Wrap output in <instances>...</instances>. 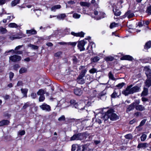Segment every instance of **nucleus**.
Instances as JSON below:
<instances>
[{"label": "nucleus", "mask_w": 151, "mask_h": 151, "mask_svg": "<svg viewBox=\"0 0 151 151\" xmlns=\"http://www.w3.org/2000/svg\"><path fill=\"white\" fill-rule=\"evenodd\" d=\"M101 118H102L104 121L107 120L108 118H109L111 120L115 121L118 119L119 117L115 113L113 112V109H111L105 114H103Z\"/></svg>", "instance_id": "nucleus-1"}, {"label": "nucleus", "mask_w": 151, "mask_h": 151, "mask_svg": "<svg viewBox=\"0 0 151 151\" xmlns=\"http://www.w3.org/2000/svg\"><path fill=\"white\" fill-rule=\"evenodd\" d=\"M133 86L132 84H131L127 86L126 90L122 91V93L124 94H129L140 91V88L139 86H136L132 87Z\"/></svg>", "instance_id": "nucleus-2"}, {"label": "nucleus", "mask_w": 151, "mask_h": 151, "mask_svg": "<svg viewBox=\"0 0 151 151\" xmlns=\"http://www.w3.org/2000/svg\"><path fill=\"white\" fill-rule=\"evenodd\" d=\"M85 134L83 133H79L74 135L70 138L71 141L76 140H81L83 139L85 137Z\"/></svg>", "instance_id": "nucleus-3"}, {"label": "nucleus", "mask_w": 151, "mask_h": 151, "mask_svg": "<svg viewBox=\"0 0 151 151\" xmlns=\"http://www.w3.org/2000/svg\"><path fill=\"white\" fill-rule=\"evenodd\" d=\"M21 57L19 55H14L11 56L9 58V61H11L13 62H16L21 60Z\"/></svg>", "instance_id": "nucleus-4"}, {"label": "nucleus", "mask_w": 151, "mask_h": 151, "mask_svg": "<svg viewBox=\"0 0 151 151\" xmlns=\"http://www.w3.org/2000/svg\"><path fill=\"white\" fill-rule=\"evenodd\" d=\"M86 43L84 40L78 42V47L81 51L85 50V49L84 46Z\"/></svg>", "instance_id": "nucleus-5"}, {"label": "nucleus", "mask_w": 151, "mask_h": 151, "mask_svg": "<svg viewBox=\"0 0 151 151\" xmlns=\"http://www.w3.org/2000/svg\"><path fill=\"white\" fill-rule=\"evenodd\" d=\"M40 107L43 110L47 111H49L51 110L50 106L45 103L40 106Z\"/></svg>", "instance_id": "nucleus-6"}, {"label": "nucleus", "mask_w": 151, "mask_h": 151, "mask_svg": "<svg viewBox=\"0 0 151 151\" xmlns=\"http://www.w3.org/2000/svg\"><path fill=\"white\" fill-rule=\"evenodd\" d=\"M144 70L145 71V74L148 78H151V70L148 67H144Z\"/></svg>", "instance_id": "nucleus-7"}, {"label": "nucleus", "mask_w": 151, "mask_h": 151, "mask_svg": "<svg viewBox=\"0 0 151 151\" xmlns=\"http://www.w3.org/2000/svg\"><path fill=\"white\" fill-rule=\"evenodd\" d=\"M123 1L120 0L116 4H114L112 6L113 9H119L122 7L121 4L123 3Z\"/></svg>", "instance_id": "nucleus-8"}, {"label": "nucleus", "mask_w": 151, "mask_h": 151, "mask_svg": "<svg viewBox=\"0 0 151 151\" xmlns=\"http://www.w3.org/2000/svg\"><path fill=\"white\" fill-rule=\"evenodd\" d=\"M135 103H132L130 105L127 106L126 111L127 113H128L129 112L134 109L135 107Z\"/></svg>", "instance_id": "nucleus-9"}, {"label": "nucleus", "mask_w": 151, "mask_h": 151, "mask_svg": "<svg viewBox=\"0 0 151 151\" xmlns=\"http://www.w3.org/2000/svg\"><path fill=\"white\" fill-rule=\"evenodd\" d=\"M83 77L79 75L77 78V82L78 83L83 84L85 83V80L83 78Z\"/></svg>", "instance_id": "nucleus-10"}, {"label": "nucleus", "mask_w": 151, "mask_h": 151, "mask_svg": "<svg viewBox=\"0 0 151 151\" xmlns=\"http://www.w3.org/2000/svg\"><path fill=\"white\" fill-rule=\"evenodd\" d=\"M71 34L76 37H84V34L82 32H79L77 33H75L74 32H71Z\"/></svg>", "instance_id": "nucleus-11"}, {"label": "nucleus", "mask_w": 151, "mask_h": 151, "mask_svg": "<svg viewBox=\"0 0 151 151\" xmlns=\"http://www.w3.org/2000/svg\"><path fill=\"white\" fill-rule=\"evenodd\" d=\"M133 58L132 57L129 55H125L123 56L121 58V60H126L129 61L132 60Z\"/></svg>", "instance_id": "nucleus-12"}, {"label": "nucleus", "mask_w": 151, "mask_h": 151, "mask_svg": "<svg viewBox=\"0 0 151 151\" xmlns=\"http://www.w3.org/2000/svg\"><path fill=\"white\" fill-rule=\"evenodd\" d=\"M149 146V144L147 143L139 144L137 146L138 148H145Z\"/></svg>", "instance_id": "nucleus-13"}, {"label": "nucleus", "mask_w": 151, "mask_h": 151, "mask_svg": "<svg viewBox=\"0 0 151 151\" xmlns=\"http://www.w3.org/2000/svg\"><path fill=\"white\" fill-rule=\"evenodd\" d=\"M125 15L126 17L130 18L133 17L134 15L133 13H131L130 11H129L125 13Z\"/></svg>", "instance_id": "nucleus-14"}, {"label": "nucleus", "mask_w": 151, "mask_h": 151, "mask_svg": "<svg viewBox=\"0 0 151 151\" xmlns=\"http://www.w3.org/2000/svg\"><path fill=\"white\" fill-rule=\"evenodd\" d=\"M66 17V15L65 14H61L56 16V18L59 20H63Z\"/></svg>", "instance_id": "nucleus-15"}, {"label": "nucleus", "mask_w": 151, "mask_h": 151, "mask_svg": "<svg viewBox=\"0 0 151 151\" xmlns=\"http://www.w3.org/2000/svg\"><path fill=\"white\" fill-rule=\"evenodd\" d=\"M113 11L114 15L116 16H119L121 14V12L119 9L114 8L113 9Z\"/></svg>", "instance_id": "nucleus-16"}, {"label": "nucleus", "mask_w": 151, "mask_h": 151, "mask_svg": "<svg viewBox=\"0 0 151 151\" xmlns=\"http://www.w3.org/2000/svg\"><path fill=\"white\" fill-rule=\"evenodd\" d=\"M136 110L138 111H142L145 109L144 106L142 105H138L135 106Z\"/></svg>", "instance_id": "nucleus-17"}, {"label": "nucleus", "mask_w": 151, "mask_h": 151, "mask_svg": "<svg viewBox=\"0 0 151 151\" xmlns=\"http://www.w3.org/2000/svg\"><path fill=\"white\" fill-rule=\"evenodd\" d=\"M37 31L34 29L27 30L26 33L30 35H35L37 33Z\"/></svg>", "instance_id": "nucleus-18"}, {"label": "nucleus", "mask_w": 151, "mask_h": 151, "mask_svg": "<svg viewBox=\"0 0 151 151\" xmlns=\"http://www.w3.org/2000/svg\"><path fill=\"white\" fill-rule=\"evenodd\" d=\"M61 8V6L60 5H55L51 7V11L55 12L56 9H60Z\"/></svg>", "instance_id": "nucleus-19"}, {"label": "nucleus", "mask_w": 151, "mask_h": 151, "mask_svg": "<svg viewBox=\"0 0 151 151\" xmlns=\"http://www.w3.org/2000/svg\"><path fill=\"white\" fill-rule=\"evenodd\" d=\"M9 122L7 120H3L0 122V126L8 125Z\"/></svg>", "instance_id": "nucleus-20"}, {"label": "nucleus", "mask_w": 151, "mask_h": 151, "mask_svg": "<svg viewBox=\"0 0 151 151\" xmlns=\"http://www.w3.org/2000/svg\"><path fill=\"white\" fill-rule=\"evenodd\" d=\"M37 94H47V91L46 89H40L37 92Z\"/></svg>", "instance_id": "nucleus-21"}, {"label": "nucleus", "mask_w": 151, "mask_h": 151, "mask_svg": "<svg viewBox=\"0 0 151 151\" xmlns=\"http://www.w3.org/2000/svg\"><path fill=\"white\" fill-rule=\"evenodd\" d=\"M80 5L81 6L89 7L90 5V3L86 2H80Z\"/></svg>", "instance_id": "nucleus-22"}, {"label": "nucleus", "mask_w": 151, "mask_h": 151, "mask_svg": "<svg viewBox=\"0 0 151 151\" xmlns=\"http://www.w3.org/2000/svg\"><path fill=\"white\" fill-rule=\"evenodd\" d=\"M74 93L76 95L81 94L82 93V91L80 88H77L74 89Z\"/></svg>", "instance_id": "nucleus-23"}, {"label": "nucleus", "mask_w": 151, "mask_h": 151, "mask_svg": "<svg viewBox=\"0 0 151 151\" xmlns=\"http://www.w3.org/2000/svg\"><path fill=\"white\" fill-rule=\"evenodd\" d=\"M151 47V41H149L147 42L144 47V48L145 49H148L150 48Z\"/></svg>", "instance_id": "nucleus-24"}, {"label": "nucleus", "mask_w": 151, "mask_h": 151, "mask_svg": "<svg viewBox=\"0 0 151 151\" xmlns=\"http://www.w3.org/2000/svg\"><path fill=\"white\" fill-rule=\"evenodd\" d=\"M27 69L26 68L22 67L19 70V73L20 74H21L27 72Z\"/></svg>", "instance_id": "nucleus-25"}, {"label": "nucleus", "mask_w": 151, "mask_h": 151, "mask_svg": "<svg viewBox=\"0 0 151 151\" xmlns=\"http://www.w3.org/2000/svg\"><path fill=\"white\" fill-rule=\"evenodd\" d=\"M20 0H14L12 1L11 3V5L12 6H16L17 4L19 3Z\"/></svg>", "instance_id": "nucleus-26"}, {"label": "nucleus", "mask_w": 151, "mask_h": 151, "mask_svg": "<svg viewBox=\"0 0 151 151\" xmlns=\"http://www.w3.org/2000/svg\"><path fill=\"white\" fill-rule=\"evenodd\" d=\"M114 58L111 56H109L105 58V60L106 61H112L114 59Z\"/></svg>", "instance_id": "nucleus-27"}, {"label": "nucleus", "mask_w": 151, "mask_h": 151, "mask_svg": "<svg viewBox=\"0 0 151 151\" xmlns=\"http://www.w3.org/2000/svg\"><path fill=\"white\" fill-rule=\"evenodd\" d=\"M90 46L91 47V50H92V49L93 48H95L96 47V45L95 44V43L93 42H90L88 47L87 48V49H88V47H89Z\"/></svg>", "instance_id": "nucleus-28"}, {"label": "nucleus", "mask_w": 151, "mask_h": 151, "mask_svg": "<svg viewBox=\"0 0 151 151\" xmlns=\"http://www.w3.org/2000/svg\"><path fill=\"white\" fill-rule=\"evenodd\" d=\"M100 59L99 57L98 56H96L91 58V61L92 62H96L98 61Z\"/></svg>", "instance_id": "nucleus-29"}, {"label": "nucleus", "mask_w": 151, "mask_h": 151, "mask_svg": "<svg viewBox=\"0 0 151 151\" xmlns=\"http://www.w3.org/2000/svg\"><path fill=\"white\" fill-rule=\"evenodd\" d=\"M8 26L11 28H17L18 26L17 24L14 23H11L9 24Z\"/></svg>", "instance_id": "nucleus-30"}, {"label": "nucleus", "mask_w": 151, "mask_h": 151, "mask_svg": "<svg viewBox=\"0 0 151 151\" xmlns=\"http://www.w3.org/2000/svg\"><path fill=\"white\" fill-rule=\"evenodd\" d=\"M28 46L33 50H37L38 48V46L31 44L29 45Z\"/></svg>", "instance_id": "nucleus-31"}, {"label": "nucleus", "mask_w": 151, "mask_h": 151, "mask_svg": "<svg viewBox=\"0 0 151 151\" xmlns=\"http://www.w3.org/2000/svg\"><path fill=\"white\" fill-rule=\"evenodd\" d=\"M145 83L146 86L147 87H150L151 86V79L147 80Z\"/></svg>", "instance_id": "nucleus-32"}, {"label": "nucleus", "mask_w": 151, "mask_h": 151, "mask_svg": "<svg viewBox=\"0 0 151 151\" xmlns=\"http://www.w3.org/2000/svg\"><path fill=\"white\" fill-rule=\"evenodd\" d=\"M0 31L2 34H5L7 32V30L4 28L0 27Z\"/></svg>", "instance_id": "nucleus-33"}, {"label": "nucleus", "mask_w": 151, "mask_h": 151, "mask_svg": "<svg viewBox=\"0 0 151 151\" xmlns=\"http://www.w3.org/2000/svg\"><path fill=\"white\" fill-rule=\"evenodd\" d=\"M108 76L109 78H110V79L114 81L116 80V79L114 77L113 75L111 73V72H110L108 74Z\"/></svg>", "instance_id": "nucleus-34"}, {"label": "nucleus", "mask_w": 151, "mask_h": 151, "mask_svg": "<svg viewBox=\"0 0 151 151\" xmlns=\"http://www.w3.org/2000/svg\"><path fill=\"white\" fill-rule=\"evenodd\" d=\"M125 85V83L122 82L121 83H119L116 86L118 88H119L120 89L121 88Z\"/></svg>", "instance_id": "nucleus-35"}, {"label": "nucleus", "mask_w": 151, "mask_h": 151, "mask_svg": "<svg viewBox=\"0 0 151 151\" xmlns=\"http://www.w3.org/2000/svg\"><path fill=\"white\" fill-rule=\"evenodd\" d=\"M105 14L103 12H99V18L98 19H99L101 18H102L104 17V15Z\"/></svg>", "instance_id": "nucleus-36"}, {"label": "nucleus", "mask_w": 151, "mask_h": 151, "mask_svg": "<svg viewBox=\"0 0 151 151\" xmlns=\"http://www.w3.org/2000/svg\"><path fill=\"white\" fill-rule=\"evenodd\" d=\"M118 25V24L117 23H116L115 22L112 23L110 24V28L112 29L114 27H117Z\"/></svg>", "instance_id": "nucleus-37"}, {"label": "nucleus", "mask_w": 151, "mask_h": 151, "mask_svg": "<svg viewBox=\"0 0 151 151\" xmlns=\"http://www.w3.org/2000/svg\"><path fill=\"white\" fill-rule=\"evenodd\" d=\"M146 12V13L151 14V5L147 7Z\"/></svg>", "instance_id": "nucleus-38"}, {"label": "nucleus", "mask_w": 151, "mask_h": 151, "mask_svg": "<svg viewBox=\"0 0 151 151\" xmlns=\"http://www.w3.org/2000/svg\"><path fill=\"white\" fill-rule=\"evenodd\" d=\"M147 135L145 134H142L140 137L141 140L142 141H144L146 139Z\"/></svg>", "instance_id": "nucleus-39"}, {"label": "nucleus", "mask_w": 151, "mask_h": 151, "mask_svg": "<svg viewBox=\"0 0 151 151\" xmlns=\"http://www.w3.org/2000/svg\"><path fill=\"white\" fill-rule=\"evenodd\" d=\"M81 15L76 13H74L73 14V17L76 19H78L80 17Z\"/></svg>", "instance_id": "nucleus-40"}, {"label": "nucleus", "mask_w": 151, "mask_h": 151, "mask_svg": "<svg viewBox=\"0 0 151 151\" xmlns=\"http://www.w3.org/2000/svg\"><path fill=\"white\" fill-rule=\"evenodd\" d=\"M77 44V42H67V45H71L73 47L75 46Z\"/></svg>", "instance_id": "nucleus-41"}, {"label": "nucleus", "mask_w": 151, "mask_h": 151, "mask_svg": "<svg viewBox=\"0 0 151 151\" xmlns=\"http://www.w3.org/2000/svg\"><path fill=\"white\" fill-rule=\"evenodd\" d=\"M87 72V70L86 69H84L83 70L81 73L80 74V76L84 77L85 75V74Z\"/></svg>", "instance_id": "nucleus-42"}, {"label": "nucleus", "mask_w": 151, "mask_h": 151, "mask_svg": "<svg viewBox=\"0 0 151 151\" xmlns=\"http://www.w3.org/2000/svg\"><path fill=\"white\" fill-rule=\"evenodd\" d=\"M21 91L22 93L26 94L27 93L28 89L27 88L22 89H21Z\"/></svg>", "instance_id": "nucleus-43"}, {"label": "nucleus", "mask_w": 151, "mask_h": 151, "mask_svg": "<svg viewBox=\"0 0 151 151\" xmlns=\"http://www.w3.org/2000/svg\"><path fill=\"white\" fill-rule=\"evenodd\" d=\"M146 120L145 119H144L142 120L141 122L139 125V127H140L144 124L146 122Z\"/></svg>", "instance_id": "nucleus-44"}, {"label": "nucleus", "mask_w": 151, "mask_h": 151, "mask_svg": "<svg viewBox=\"0 0 151 151\" xmlns=\"http://www.w3.org/2000/svg\"><path fill=\"white\" fill-rule=\"evenodd\" d=\"M148 92V89L147 88H144L141 94H147Z\"/></svg>", "instance_id": "nucleus-45"}, {"label": "nucleus", "mask_w": 151, "mask_h": 151, "mask_svg": "<svg viewBox=\"0 0 151 151\" xmlns=\"http://www.w3.org/2000/svg\"><path fill=\"white\" fill-rule=\"evenodd\" d=\"M45 99V98L44 95H40L39 99V101L40 102L44 100Z\"/></svg>", "instance_id": "nucleus-46"}, {"label": "nucleus", "mask_w": 151, "mask_h": 151, "mask_svg": "<svg viewBox=\"0 0 151 151\" xmlns=\"http://www.w3.org/2000/svg\"><path fill=\"white\" fill-rule=\"evenodd\" d=\"M125 137L126 139H130L132 138V136L131 134H128L125 135Z\"/></svg>", "instance_id": "nucleus-47"}, {"label": "nucleus", "mask_w": 151, "mask_h": 151, "mask_svg": "<svg viewBox=\"0 0 151 151\" xmlns=\"http://www.w3.org/2000/svg\"><path fill=\"white\" fill-rule=\"evenodd\" d=\"M62 54V52L61 51H59L57 52L55 54V55L56 57H59Z\"/></svg>", "instance_id": "nucleus-48"}, {"label": "nucleus", "mask_w": 151, "mask_h": 151, "mask_svg": "<svg viewBox=\"0 0 151 151\" xmlns=\"http://www.w3.org/2000/svg\"><path fill=\"white\" fill-rule=\"evenodd\" d=\"M14 73L12 72H10L9 73V77L10 80L11 81L12 79V78L14 77Z\"/></svg>", "instance_id": "nucleus-49"}, {"label": "nucleus", "mask_w": 151, "mask_h": 151, "mask_svg": "<svg viewBox=\"0 0 151 151\" xmlns=\"http://www.w3.org/2000/svg\"><path fill=\"white\" fill-rule=\"evenodd\" d=\"M21 38V37H19V36L14 37V36H11L10 37V38L11 39V40H14V39H19L20 38Z\"/></svg>", "instance_id": "nucleus-50"}, {"label": "nucleus", "mask_w": 151, "mask_h": 151, "mask_svg": "<svg viewBox=\"0 0 151 151\" xmlns=\"http://www.w3.org/2000/svg\"><path fill=\"white\" fill-rule=\"evenodd\" d=\"M65 119V116L64 115L62 116L61 117L58 119V120L59 121H64Z\"/></svg>", "instance_id": "nucleus-51"}, {"label": "nucleus", "mask_w": 151, "mask_h": 151, "mask_svg": "<svg viewBox=\"0 0 151 151\" xmlns=\"http://www.w3.org/2000/svg\"><path fill=\"white\" fill-rule=\"evenodd\" d=\"M96 70L95 68H93L89 70V72L91 73H94L96 71Z\"/></svg>", "instance_id": "nucleus-52"}, {"label": "nucleus", "mask_w": 151, "mask_h": 151, "mask_svg": "<svg viewBox=\"0 0 151 151\" xmlns=\"http://www.w3.org/2000/svg\"><path fill=\"white\" fill-rule=\"evenodd\" d=\"M134 116L136 117H137L141 115V113L140 112L137 111L134 113Z\"/></svg>", "instance_id": "nucleus-53"}, {"label": "nucleus", "mask_w": 151, "mask_h": 151, "mask_svg": "<svg viewBox=\"0 0 151 151\" xmlns=\"http://www.w3.org/2000/svg\"><path fill=\"white\" fill-rule=\"evenodd\" d=\"M25 134V131L24 130H22L19 131L18 132V134L22 136L24 134Z\"/></svg>", "instance_id": "nucleus-54"}, {"label": "nucleus", "mask_w": 151, "mask_h": 151, "mask_svg": "<svg viewBox=\"0 0 151 151\" xmlns=\"http://www.w3.org/2000/svg\"><path fill=\"white\" fill-rule=\"evenodd\" d=\"M6 2V0H0V5H1L4 4Z\"/></svg>", "instance_id": "nucleus-55"}, {"label": "nucleus", "mask_w": 151, "mask_h": 151, "mask_svg": "<svg viewBox=\"0 0 151 151\" xmlns=\"http://www.w3.org/2000/svg\"><path fill=\"white\" fill-rule=\"evenodd\" d=\"M23 84L22 81H19L17 84V86H22Z\"/></svg>", "instance_id": "nucleus-56"}, {"label": "nucleus", "mask_w": 151, "mask_h": 151, "mask_svg": "<svg viewBox=\"0 0 151 151\" xmlns=\"http://www.w3.org/2000/svg\"><path fill=\"white\" fill-rule=\"evenodd\" d=\"M29 106V105L28 103H27L26 104H25L24 106L23 107V109H26L27 107H28Z\"/></svg>", "instance_id": "nucleus-57"}, {"label": "nucleus", "mask_w": 151, "mask_h": 151, "mask_svg": "<svg viewBox=\"0 0 151 151\" xmlns=\"http://www.w3.org/2000/svg\"><path fill=\"white\" fill-rule=\"evenodd\" d=\"M23 46L22 45H19L17 47H16L15 49L14 50L15 51H17V50L20 49L21 48H22Z\"/></svg>", "instance_id": "nucleus-58"}, {"label": "nucleus", "mask_w": 151, "mask_h": 151, "mask_svg": "<svg viewBox=\"0 0 151 151\" xmlns=\"http://www.w3.org/2000/svg\"><path fill=\"white\" fill-rule=\"evenodd\" d=\"M76 149V146L75 145H73L72 146L71 151H75Z\"/></svg>", "instance_id": "nucleus-59"}, {"label": "nucleus", "mask_w": 151, "mask_h": 151, "mask_svg": "<svg viewBox=\"0 0 151 151\" xmlns=\"http://www.w3.org/2000/svg\"><path fill=\"white\" fill-rule=\"evenodd\" d=\"M23 52L21 51H16L15 52V54H17V55H20L22 54V53Z\"/></svg>", "instance_id": "nucleus-60"}, {"label": "nucleus", "mask_w": 151, "mask_h": 151, "mask_svg": "<svg viewBox=\"0 0 151 151\" xmlns=\"http://www.w3.org/2000/svg\"><path fill=\"white\" fill-rule=\"evenodd\" d=\"M143 24L144 25H147L149 24L150 22L149 21H143Z\"/></svg>", "instance_id": "nucleus-61"}, {"label": "nucleus", "mask_w": 151, "mask_h": 151, "mask_svg": "<svg viewBox=\"0 0 151 151\" xmlns=\"http://www.w3.org/2000/svg\"><path fill=\"white\" fill-rule=\"evenodd\" d=\"M82 148H83L82 151H85L87 150V147L85 145H83Z\"/></svg>", "instance_id": "nucleus-62"}, {"label": "nucleus", "mask_w": 151, "mask_h": 151, "mask_svg": "<svg viewBox=\"0 0 151 151\" xmlns=\"http://www.w3.org/2000/svg\"><path fill=\"white\" fill-rule=\"evenodd\" d=\"M96 122L98 123L99 124H100L101 123V119L99 118H97L96 119Z\"/></svg>", "instance_id": "nucleus-63"}, {"label": "nucleus", "mask_w": 151, "mask_h": 151, "mask_svg": "<svg viewBox=\"0 0 151 151\" xmlns=\"http://www.w3.org/2000/svg\"><path fill=\"white\" fill-rule=\"evenodd\" d=\"M3 97L5 100H7L9 98V95H4L3 96Z\"/></svg>", "instance_id": "nucleus-64"}]
</instances>
